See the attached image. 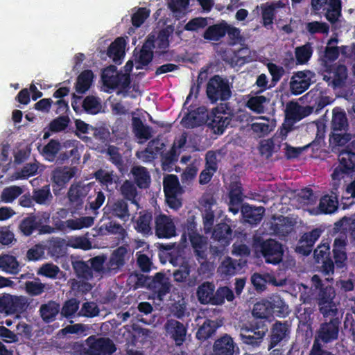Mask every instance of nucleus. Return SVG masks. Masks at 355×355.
Returning <instances> with one entry per match:
<instances>
[{
	"instance_id": "obj_1",
	"label": "nucleus",
	"mask_w": 355,
	"mask_h": 355,
	"mask_svg": "<svg viewBox=\"0 0 355 355\" xmlns=\"http://www.w3.org/2000/svg\"><path fill=\"white\" fill-rule=\"evenodd\" d=\"M311 289L314 287L315 290L320 289L318 304L320 313L325 318L335 317L338 313V302L334 301L336 296L334 288L327 286L320 289L321 281L318 275H313L311 279Z\"/></svg>"
},
{
	"instance_id": "obj_2",
	"label": "nucleus",
	"mask_w": 355,
	"mask_h": 355,
	"mask_svg": "<svg viewBox=\"0 0 355 355\" xmlns=\"http://www.w3.org/2000/svg\"><path fill=\"white\" fill-rule=\"evenodd\" d=\"M28 306L26 297L4 293L0 295V315L8 316L16 314V318H19V314L24 312Z\"/></svg>"
},
{
	"instance_id": "obj_3",
	"label": "nucleus",
	"mask_w": 355,
	"mask_h": 355,
	"mask_svg": "<svg viewBox=\"0 0 355 355\" xmlns=\"http://www.w3.org/2000/svg\"><path fill=\"white\" fill-rule=\"evenodd\" d=\"M88 355H112L116 349L109 338L91 336L85 340Z\"/></svg>"
},
{
	"instance_id": "obj_4",
	"label": "nucleus",
	"mask_w": 355,
	"mask_h": 355,
	"mask_svg": "<svg viewBox=\"0 0 355 355\" xmlns=\"http://www.w3.org/2000/svg\"><path fill=\"white\" fill-rule=\"evenodd\" d=\"M207 94L212 102L225 101L231 96L229 84L218 76H215L207 83Z\"/></svg>"
},
{
	"instance_id": "obj_5",
	"label": "nucleus",
	"mask_w": 355,
	"mask_h": 355,
	"mask_svg": "<svg viewBox=\"0 0 355 355\" xmlns=\"http://www.w3.org/2000/svg\"><path fill=\"white\" fill-rule=\"evenodd\" d=\"M315 73L310 70L295 73L289 83L291 92L294 95L302 94L315 82Z\"/></svg>"
},
{
	"instance_id": "obj_6",
	"label": "nucleus",
	"mask_w": 355,
	"mask_h": 355,
	"mask_svg": "<svg viewBox=\"0 0 355 355\" xmlns=\"http://www.w3.org/2000/svg\"><path fill=\"white\" fill-rule=\"evenodd\" d=\"M102 80L104 85L110 89H125L130 84L128 76L119 73L114 66H110L103 71Z\"/></svg>"
},
{
	"instance_id": "obj_7",
	"label": "nucleus",
	"mask_w": 355,
	"mask_h": 355,
	"mask_svg": "<svg viewBox=\"0 0 355 355\" xmlns=\"http://www.w3.org/2000/svg\"><path fill=\"white\" fill-rule=\"evenodd\" d=\"M239 350L234 339L230 335L225 334L215 340L211 355H234Z\"/></svg>"
},
{
	"instance_id": "obj_8",
	"label": "nucleus",
	"mask_w": 355,
	"mask_h": 355,
	"mask_svg": "<svg viewBox=\"0 0 355 355\" xmlns=\"http://www.w3.org/2000/svg\"><path fill=\"white\" fill-rule=\"evenodd\" d=\"M261 253L267 263H278L282 259V245L275 240H267L261 244Z\"/></svg>"
},
{
	"instance_id": "obj_9",
	"label": "nucleus",
	"mask_w": 355,
	"mask_h": 355,
	"mask_svg": "<svg viewBox=\"0 0 355 355\" xmlns=\"http://www.w3.org/2000/svg\"><path fill=\"white\" fill-rule=\"evenodd\" d=\"M94 183L82 184L78 183L71 185L68 198L70 203L74 207H78L84 202L85 198L89 194L94 187Z\"/></svg>"
},
{
	"instance_id": "obj_10",
	"label": "nucleus",
	"mask_w": 355,
	"mask_h": 355,
	"mask_svg": "<svg viewBox=\"0 0 355 355\" xmlns=\"http://www.w3.org/2000/svg\"><path fill=\"white\" fill-rule=\"evenodd\" d=\"M339 322L337 319H331L329 322L323 323L319 329L314 343L322 341L329 343L338 338Z\"/></svg>"
},
{
	"instance_id": "obj_11",
	"label": "nucleus",
	"mask_w": 355,
	"mask_h": 355,
	"mask_svg": "<svg viewBox=\"0 0 355 355\" xmlns=\"http://www.w3.org/2000/svg\"><path fill=\"white\" fill-rule=\"evenodd\" d=\"M337 191L331 190V195H326L320 200L318 207L309 209V213L311 215L334 213L338 208Z\"/></svg>"
},
{
	"instance_id": "obj_12",
	"label": "nucleus",
	"mask_w": 355,
	"mask_h": 355,
	"mask_svg": "<svg viewBox=\"0 0 355 355\" xmlns=\"http://www.w3.org/2000/svg\"><path fill=\"white\" fill-rule=\"evenodd\" d=\"M155 230L159 238H171L176 233L173 220L165 214H159L156 217Z\"/></svg>"
},
{
	"instance_id": "obj_13",
	"label": "nucleus",
	"mask_w": 355,
	"mask_h": 355,
	"mask_svg": "<svg viewBox=\"0 0 355 355\" xmlns=\"http://www.w3.org/2000/svg\"><path fill=\"white\" fill-rule=\"evenodd\" d=\"M268 331L267 326L261 322L252 329L244 328L241 331V337L247 344L257 345L259 340L262 339Z\"/></svg>"
},
{
	"instance_id": "obj_14",
	"label": "nucleus",
	"mask_w": 355,
	"mask_h": 355,
	"mask_svg": "<svg viewBox=\"0 0 355 355\" xmlns=\"http://www.w3.org/2000/svg\"><path fill=\"white\" fill-rule=\"evenodd\" d=\"M318 200V196L310 189H304L297 193L293 200V204L297 209H303L309 212L313 209Z\"/></svg>"
},
{
	"instance_id": "obj_15",
	"label": "nucleus",
	"mask_w": 355,
	"mask_h": 355,
	"mask_svg": "<svg viewBox=\"0 0 355 355\" xmlns=\"http://www.w3.org/2000/svg\"><path fill=\"white\" fill-rule=\"evenodd\" d=\"M312 112V108L309 106H301L295 102H290L285 110L286 119L294 123L300 121Z\"/></svg>"
},
{
	"instance_id": "obj_16",
	"label": "nucleus",
	"mask_w": 355,
	"mask_h": 355,
	"mask_svg": "<svg viewBox=\"0 0 355 355\" xmlns=\"http://www.w3.org/2000/svg\"><path fill=\"white\" fill-rule=\"evenodd\" d=\"M347 77V68L344 65L334 66L327 74L324 75L325 80L329 85L334 87L342 86Z\"/></svg>"
},
{
	"instance_id": "obj_17",
	"label": "nucleus",
	"mask_w": 355,
	"mask_h": 355,
	"mask_svg": "<svg viewBox=\"0 0 355 355\" xmlns=\"http://www.w3.org/2000/svg\"><path fill=\"white\" fill-rule=\"evenodd\" d=\"M320 234L321 231L318 229L304 234L296 248V251L303 255H308L311 252L313 245L319 239Z\"/></svg>"
},
{
	"instance_id": "obj_18",
	"label": "nucleus",
	"mask_w": 355,
	"mask_h": 355,
	"mask_svg": "<svg viewBox=\"0 0 355 355\" xmlns=\"http://www.w3.org/2000/svg\"><path fill=\"white\" fill-rule=\"evenodd\" d=\"M167 335L172 338L178 345H180L185 339L186 329L184 326L175 320H168L165 324Z\"/></svg>"
},
{
	"instance_id": "obj_19",
	"label": "nucleus",
	"mask_w": 355,
	"mask_h": 355,
	"mask_svg": "<svg viewBox=\"0 0 355 355\" xmlns=\"http://www.w3.org/2000/svg\"><path fill=\"white\" fill-rule=\"evenodd\" d=\"M275 127L273 120H270L264 116L256 118L252 120L251 130L257 137H261L270 132Z\"/></svg>"
},
{
	"instance_id": "obj_20",
	"label": "nucleus",
	"mask_w": 355,
	"mask_h": 355,
	"mask_svg": "<svg viewBox=\"0 0 355 355\" xmlns=\"http://www.w3.org/2000/svg\"><path fill=\"white\" fill-rule=\"evenodd\" d=\"M252 284L258 291L265 289L267 283L276 286H282L285 284V279L277 280L276 278L270 274L261 275L254 274L251 277Z\"/></svg>"
},
{
	"instance_id": "obj_21",
	"label": "nucleus",
	"mask_w": 355,
	"mask_h": 355,
	"mask_svg": "<svg viewBox=\"0 0 355 355\" xmlns=\"http://www.w3.org/2000/svg\"><path fill=\"white\" fill-rule=\"evenodd\" d=\"M153 37H148L147 40L139 53L135 54L136 69H142L146 66L153 58L152 44Z\"/></svg>"
},
{
	"instance_id": "obj_22",
	"label": "nucleus",
	"mask_w": 355,
	"mask_h": 355,
	"mask_svg": "<svg viewBox=\"0 0 355 355\" xmlns=\"http://www.w3.org/2000/svg\"><path fill=\"white\" fill-rule=\"evenodd\" d=\"M347 241L345 236L335 239L334 243V258L337 267L343 268L347 261V254L345 250Z\"/></svg>"
},
{
	"instance_id": "obj_23",
	"label": "nucleus",
	"mask_w": 355,
	"mask_h": 355,
	"mask_svg": "<svg viewBox=\"0 0 355 355\" xmlns=\"http://www.w3.org/2000/svg\"><path fill=\"white\" fill-rule=\"evenodd\" d=\"M215 286L210 282H204L198 287L196 295L201 304H211L215 297Z\"/></svg>"
},
{
	"instance_id": "obj_24",
	"label": "nucleus",
	"mask_w": 355,
	"mask_h": 355,
	"mask_svg": "<svg viewBox=\"0 0 355 355\" xmlns=\"http://www.w3.org/2000/svg\"><path fill=\"white\" fill-rule=\"evenodd\" d=\"M263 207H252L249 205H243L241 213L244 220L250 224H257L261 221L264 214Z\"/></svg>"
},
{
	"instance_id": "obj_25",
	"label": "nucleus",
	"mask_w": 355,
	"mask_h": 355,
	"mask_svg": "<svg viewBox=\"0 0 355 355\" xmlns=\"http://www.w3.org/2000/svg\"><path fill=\"white\" fill-rule=\"evenodd\" d=\"M206 168L200 175V183L207 184L217 169L216 157L213 152H208L206 155Z\"/></svg>"
},
{
	"instance_id": "obj_26",
	"label": "nucleus",
	"mask_w": 355,
	"mask_h": 355,
	"mask_svg": "<svg viewBox=\"0 0 355 355\" xmlns=\"http://www.w3.org/2000/svg\"><path fill=\"white\" fill-rule=\"evenodd\" d=\"M76 170L74 168H58L53 172V182L57 186L62 187L74 176Z\"/></svg>"
},
{
	"instance_id": "obj_27",
	"label": "nucleus",
	"mask_w": 355,
	"mask_h": 355,
	"mask_svg": "<svg viewBox=\"0 0 355 355\" xmlns=\"http://www.w3.org/2000/svg\"><path fill=\"white\" fill-rule=\"evenodd\" d=\"M230 121L231 118L228 114L217 112L213 114L210 126L215 133L222 134L230 123Z\"/></svg>"
},
{
	"instance_id": "obj_28",
	"label": "nucleus",
	"mask_w": 355,
	"mask_h": 355,
	"mask_svg": "<svg viewBox=\"0 0 355 355\" xmlns=\"http://www.w3.org/2000/svg\"><path fill=\"white\" fill-rule=\"evenodd\" d=\"M152 287L155 292L157 293V296L159 300L162 299V297L169 292L171 288L170 281L163 274L159 272L154 277Z\"/></svg>"
},
{
	"instance_id": "obj_29",
	"label": "nucleus",
	"mask_w": 355,
	"mask_h": 355,
	"mask_svg": "<svg viewBox=\"0 0 355 355\" xmlns=\"http://www.w3.org/2000/svg\"><path fill=\"white\" fill-rule=\"evenodd\" d=\"M19 263L16 257L10 254H1L0 256V269L10 274H16L19 270Z\"/></svg>"
},
{
	"instance_id": "obj_30",
	"label": "nucleus",
	"mask_w": 355,
	"mask_h": 355,
	"mask_svg": "<svg viewBox=\"0 0 355 355\" xmlns=\"http://www.w3.org/2000/svg\"><path fill=\"white\" fill-rule=\"evenodd\" d=\"M289 334L288 327L281 322H276L272 329L270 349L273 348L278 343L287 338Z\"/></svg>"
},
{
	"instance_id": "obj_31",
	"label": "nucleus",
	"mask_w": 355,
	"mask_h": 355,
	"mask_svg": "<svg viewBox=\"0 0 355 355\" xmlns=\"http://www.w3.org/2000/svg\"><path fill=\"white\" fill-rule=\"evenodd\" d=\"M125 41L123 37L116 38L110 46L107 55L117 62L125 54Z\"/></svg>"
},
{
	"instance_id": "obj_32",
	"label": "nucleus",
	"mask_w": 355,
	"mask_h": 355,
	"mask_svg": "<svg viewBox=\"0 0 355 355\" xmlns=\"http://www.w3.org/2000/svg\"><path fill=\"white\" fill-rule=\"evenodd\" d=\"M227 23L225 21L209 26L204 33V38L208 40L218 41L225 35Z\"/></svg>"
},
{
	"instance_id": "obj_33",
	"label": "nucleus",
	"mask_w": 355,
	"mask_h": 355,
	"mask_svg": "<svg viewBox=\"0 0 355 355\" xmlns=\"http://www.w3.org/2000/svg\"><path fill=\"white\" fill-rule=\"evenodd\" d=\"M112 214L124 221L129 218V213L126 202L123 200H117L114 202H108L105 207Z\"/></svg>"
},
{
	"instance_id": "obj_34",
	"label": "nucleus",
	"mask_w": 355,
	"mask_h": 355,
	"mask_svg": "<svg viewBox=\"0 0 355 355\" xmlns=\"http://www.w3.org/2000/svg\"><path fill=\"white\" fill-rule=\"evenodd\" d=\"M331 126L334 131L345 130L348 126L347 119L344 110L336 107L332 111Z\"/></svg>"
},
{
	"instance_id": "obj_35",
	"label": "nucleus",
	"mask_w": 355,
	"mask_h": 355,
	"mask_svg": "<svg viewBox=\"0 0 355 355\" xmlns=\"http://www.w3.org/2000/svg\"><path fill=\"white\" fill-rule=\"evenodd\" d=\"M252 314L254 317L259 318H268L273 315V309H272L270 300H263L254 306Z\"/></svg>"
},
{
	"instance_id": "obj_36",
	"label": "nucleus",
	"mask_w": 355,
	"mask_h": 355,
	"mask_svg": "<svg viewBox=\"0 0 355 355\" xmlns=\"http://www.w3.org/2000/svg\"><path fill=\"white\" fill-rule=\"evenodd\" d=\"M132 126L135 134L139 139L140 143H143L151 137L150 128L145 126L139 119L135 116L132 117Z\"/></svg>"
},
{
	"instance_id": "obj_37",
	"label": "nucleus",
	"mask_w": 355,
	"mask_h": 355,
	"mask_svg": "<svg viewBox=\"0 0 355 355\" xmlns=\"http://www.w3.org/2000/svg\"><path fill=\"white\" fill-rule=\"evenodd\" d=\"M94 75L92 71H83L78 77L76 89L78 93L83 94L89 89L93 81Z\"/></svg>"
},
{
	"instance_id": "obj_38",
	"label": "nucleus",
	"mask_w": 355,
	"mask_h": 355,
	"mask_svg": "<svg viewBox=\"0 0 355 355\" xmlns=\"http://www.w3.org/2000/svg\"><path fill=\"white\" fill-rule=\"evenodd\" d=\"M189 238L196 256L199 258H204L207 250L206 239L196 232L191 233Z\"/></svg>"
},
{
	"instance_id": "obj_39",
	"label": "nucleus",
	"mask_w": 355,
	"mask_h": 355,
	"mask_svg": "<svg viewBox=\"0 0 355 355\" xmlns=\"http://www.w3.org/2000/svg\"><path fill=\"white\" fill-rule=\"evenodd\" d=\"M270 103V98L264 96H255L251 97L248 103V107L257 113H262L267 108Z\"/></svg>"
},
{
	"instance_id": "obj_40",
	"label": "nucleus",
	"mask_w": 355,
	"mask_h": 355,
	"mask_svg": "<svg viewBox=\"0 0 355 355\" xmlns=\"http://www.w3.org/2000/svg\"><path fill=\"white\" fill-rule=\"evenodd\" d=\"M215 200L212 198H209L205 200V213L203 215L205 230L206 232L211 230L214 222V210L213 207L215 206Z\"/></svg>"
},
{
	"instance_id": "obj_41",
	"label": "nucleus",
	"mask_w": 355,
	"mask_h": 355,
	"mask_svg": "<svg viewBox=\"0 0 355 355\" xmlns=\"http://www.w3.org/2000/svg\"><path fill=\"white\" fill-rule=\"evenodd\" d=\"M22 193L23 189L20 187L10 186L6 187L0 194V202L3 203H12Z\"/></svg>"
},
{
	"instance_id": "obj_42",
	"label": "nucleus",
	"mask_w": 355,
	"mask_h": 355,
	"mask_svg": "<svg viewBox=\"0 0 355 355\" xmlns=\"http://www.w3.org/2000/svg\"><path fill=\"white\" fill-rule=\"evenodd\" d=\"M127 250L124 247L116 249L112 254L109 263V270H116L124 264Z\"/></svg>"
},
{
	"instance_id": "obj_43",
	"label": "nucleus",
	"mask_w": 355,
	"mask_h": 355,
	"mask_svg": "<svg viewBox=\"0 0 355 355\" xmlns=\"http://www.w3.org/2000/svg\"><path fill=\"white\" fill-rule=\"evenodd\" d=\"M231 235L232 230L230 226L225 223L218 225L213 232V237L214 239L220 241L223 245H227L229 243Z\"/></svg>"
},
{
	"instance_id": "obj_44",
	"label": "nucleus",
	"mask_w": 355,
	"mask_h": 355,
	"mask_svg": "<svg viewBox=\"0 0 355 355\" xmlns=\"http://www.w3.org/2000/svg\"><path fill=\"white\" fill-rule=\"evenodd\" d=\"M37 166L35 164H28L25 165L20 171L15 172L10 175L8 178V181L13 182L15 180H25L30 176L34 175L37 171Z\"/></svg>"
},
{
	"instance_id": "obj_45",
	"label": "nucleus",
	"mask_w": 355,
	"mask_h": 355,
	"mask_svg": "<svg viewBox=\"0 0 355 355\" xmlns=\"http://www.w3.org/2000/svg\"><path fill=\"white\" fill-rule=\"evenodd\" d=\"M148 37H153L152 48L155 49L156 53H162L165 52L168 46V40L164 31H162L156 35H150Z\"/></svg>"
},
{
	"instance_id": "obj_46",
	"label": "nucleus",
	"mask_w": 355,
	"mask_h": 355,
	"mask_svg": "<svg viewBox=\"0 0 355 355\" xmlns=\"http://www.w3.org/2000/svg\"><path fill=\"white\" fill-rule=\"evenodd\" d=\"M164 191L165 195H175V193H182L178 178L175 175H169L164 178Z\"/></svg>"
},
{
	"instance_id": "obj_47",
	"label": "nucleus",
	"mask_w": 355,
	"mask_h": 355,
	"mask_svg": "<svg viewBox=\"0 0 355 355\" xmlns=\"http://www.w3.org/2000/svg\"><path fill=\"white\" fill-rule=\"evenodd\" d=\"M241 268V264L237 263L233 261L231 258H225L221 263L218 270V272L225 276L234 275Z\"/></svg>"
},
{
	"instance_id": "obj_48",
	"label": "nucleus",
	"mask_w": 355,
	"mask_h": 355,
	"mask_svg": "<svg viewBox=\"0 0 355 355\" xmlns=\"http://www.w3.org/2000/svg\"><path fill=\"white\" fill-rule=\"evenodd\" d=\"M60 311L59 305L53 302L43 304L40 307V313L43 320L47 322L54 320Z\"/></svg>"
},
{
	"instance_id": "obj_49",
	"label": "nucleus",
	"mask_w": 355,
	"mask_h": 355,
	"mask_svg": "<svg viewBox=\"0 0 355 355\" xmlns=\"http://www.w3.org/2000/svg\"><path fill=\"white\" fill-rule=\"evenodd\" d=\"M273 314L279 317H285L289 313L288 306L285 304L284 300L278 295H274L270 297Z\"/></svg>"
},
{
	"instance_id": "obj_50",
	"label": "nucleus",
	"mask_w": 355,
	"mask_h": 355,
	"mask_svg": "<svg viewBox=\"0 0 355 355\" xmlns=\"http://www.w3.org/2000/svg\"><path fill=\"white\" fill-rule=\"evenodd\" d=\"M132 173L139 187H146L150 182V175L143 166H135L132 169Z\"/></svg>"
},
{
	"instance_id": "obj_51",
	"label": "nucleus",
	"mask_w": 355,
	"mask_h": 355,
	"mask_svg": "<svg viewBox=\"0 0 355 355\" xmlns=\"http://www.w3.org/2000/svg\"><path fill=\"white\" fill-rule=\"evenodd\" d=\"M313 53V49L310 44H306L297 47L295 51L296 62L297 64H306L311 58Z\"/></svg>"
},
{
	"instance_id": "obj_52",
	"label": "nucleus",
	"mask_w": 355,
	"mask_h": 355,
	"mask_svg": "<svg viewBox=\"0 0 355 355\" xmlns=\"http://www.w3.org/2000/svg\"><path fill=\"white\" fill-rule=\"evenodd\" d=\"M83 106L87 113L92 114H96L102 110L101 100L93 96H87L83 101Z\"/></svg>"
},
{
	"instance_id": "obj_53",
	"label": "nucleus",
	"mask_w": 355,
	"mask_h": 355,
	"mask_svg": "<svg viewBox=\"0 0 355 355\" xmlns=\"http://www.w3.org/2000/svg\"><path fill=\"white\" fill-rule=\"evenodd\" d=\"M341 13V1L329 0V8L326 12V18L331 22L338 20Z\"/></svg>"
},
{
	"instance_id": "obj_54",
	"label": "nucleus",
	"mask_w": 355,
	"mask_h": 355,
	"mask_svg": "<svg viewBox=\"0 0 355 355\" xmlns=\"http://www.w3.org/2000/svg\"><path fill=\"white\" fill-rule=\"evenodd\" d=\"M168 6L173 15L180 18L184 15L187 6L189 5V0H168Z\"/></svg>"
},
{
	"instance_id": "obj_55",
	"label": "nucleus",
	"mask_w": 355,
	"mask_h": 355,
	"mask_svg": "<svg viewBox=\"0 0 355 355\" xmlns=\"http://www.w3.org/2000/svg\"><path fill=\"white\" fill-rule=\"evenodd\" d=\"M234 293L228 287H221L217 289L215 293V297L213 302L214 305H219L224 303L225 300L231 302L234 300Z\"/></svg>"
},
{
	"instance_id": "obj_56",
	"label": "nucleus",
	"mask_w": 355,
	"mask_h": 355,
	"mask_svg": "<svg viewBox=\"0 0 355 355\" xmlns=\"http://www.w3.org/2000/svg\"><path fill=\"white\" fill-rule=\"evenodd\" d=\"M349 171V170H346V168L340 165L334 169L331 174L332 190L337 191L338 187L341 185L342 182L344 181L345 178L348 175Z\"/></svg>"
},
{
	"instance_id": "obj_57",
	"label": "nucleus",
	"mask_w": 355,
	"mask_h": 355,
	"mask_svg": "<svg viewBox=\"0 0 355 355\" xmlns=\"http://www.w3.org/2000/svg\"><path fill=\"white\" fill-rule=\"evenodd\" d=\"M341 166L346 170H355V153L350 151H342L338 155Z\"/></svg>"
},
{
	"instance_id": "obj_58",
	"label": "nucleus",
	"mask_w": 355,
	"mask_h": 355,
	"mask_svg": "<svg viewBox=\"0 0 355 355\" xmlns=\"http://www.w3.org/2000/svg\"><path fill=\"white\" fill-rule=\"evenodd\" d=\"M152 216L150 214L146 213L140 215L136 220L135 229L140 232L144 234H148L151 230L150 222Z\"/></svg>"
},
{
	"instance_id": "obj_59",
	"label": "nucleus",
	"mask_w": 355,
	"mask_h": 355,
	"mask_svg": "<svg viewBox=\"0 0 355 355\" xmlns=\"http://www.w3.org/2000/svg\"><path fill=\"white\" fill-rule=\"evenodd\" d=\"M67 245L84 250L92 248V243L85 236H72L67 240Z\"/></svg>"
},
{
	"instance_id": "obj_60",
	"label": "nucleus",
	"mask_w": 355,
	"mask_h": 355,
	"mask_svg": "<svg viewBox=\"0 0 355 355\" xmlns=\"http://www.w3.org/2000/svg\"><path fill=\"white\" fill-rule=\"evenodd\" d=\"M89 329V325L84 324H75L73 325H68L60 331V334L67 335L68 334H78L80 336H86Z\"/></svg>"
},
{
	"instance_id": "obj_61",
	"label": "nucleus",
	"mask_w": 355,
	"mask_h": 355,
	"mask_svg": "<svg viewBox=\"0 0 355 355\" xmlns=\"http://www.w3.org/2000/svg\"><path fill=\"white\" fill-rule=\"evenodd\" d=\"M99 309L96 303L92 302H86L82 304L81 309L78 313L79 316H84L87 318H93L98 315Z\"/></svg>"
},
{
	"instance_id": "obj_62",
	"label": "nucleus",
	"mask_w": 355,
	"mask_h": 355,
	"mask_svg": "<svg viewBox=\"0 0 355 355\" xmlns=\"http://www.w3.org/2000/svg\"><path fill=\"white\" fill-rule=\"evenodd\" d=\"M39 223L35 216L28 217L21 221L19 228L24 235L29 236L37 227Z\"/></svg>"
},
{
	"instance_id": "obj_63",
	"label": "nucleus",
	"mask_w": 355,
	"mask_h": 355,
	"mask_svg": "<svg viewBox=\"0 0 355 355\" xmlns=\"http://www.w3.org/2000/svg\"><path fill=\"white\" fill-rule=\"evenodd\" d=\"M73 268L80 277L89 280L94 276L92 269L83 261H76L73 263Z\"/></svg>"
},
{
	"instance_id": "obj_64",
	"label": "nucleus",
	"mask_w": 355,
	"mask_h": 355,
	"mask_svg": "<svg viewBox=\"0 0 355 355\" xmlns=\"http://www.w3.org/2000/svg\"><path fill=\"white\" fill-rule=\"evenodd\" d=\"M59 150L60 144L54 140H51L47 145L43 147L42 153L46 159L53 161Z\"/></svg>"
}]
</instances>
